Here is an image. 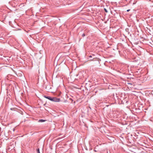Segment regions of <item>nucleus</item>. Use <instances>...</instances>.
I'll return each instance as SVG.
<instances>
[{"label":"nucleus","mask_w":153,"mask_h":153,"mask_svg":"<svg viewBox=\"0 0 153 153\" xmlns=\"http://www.w3.org/2000/svg\"><path fill=\"white\" fill-rule=\"evenodd\" d=\"M44 97L46 98V99H48L49 100L53 101V97L52 98L50 97V96H44Z\"/></svg>","instance_id":"obj_1"},{"label":"nucleus","mask_w":153,"mask_h":153,"mask_svg":"<svg viewBox=\"0 0 153 153\" xmlns=\"http://www.w3.org/2000/svg\"><path fill=\"white\" fill-rule=\"evenodd\" d=\"M60 99L59 98H57L56 97H53V101L55 102H59L60 101Z\"/></svg>","instance_id":"obj_2"},{"label":"nucleus","mask_w":153,"mask_h":153,"mask_svg":"<svg viewBox=\"0 0 153 153\" xmlns=\"http://www.w3.org/2000/svg\"><path fill=\"white\" fill-rule=\"evenodd\" d=\"M46 121L45 120L43 119H40L39 120L38 122H43Z\"/></svg>","instance_id":"obj_3"},{"label":"nucleus","mask_w":153,"mask_h":153,"mask_svg":"<svg viewBox=\"0 0 153 153\" xmlns=\"http://www.w3.org/2000/svg\"><path fill=\"white\" fill-rule=\"evenodd\" d=\"M36 152L37 153H40L39 149V148L37 149H36Z\"/></svg>","instance_id":"obj_4"},{"label":"nucleus","mask_w":153,"mask_h":153,"mask_svg":"<svg viewBox=\"0 0 153 153\" xmlns=\"http://www.w3.org/2000/svg\"><path fill=\"white\" fill-rule=\"evenodd\" d=\"M85 33H83L82 34V37H84L85 36Z\"/></svg>","instance_id":"obj_5"},{"label":"nucleus","mask_w":153,"mask_h":153,"mask_svg":"<svg viewBox=\"0 0 153 153\" xmlns=\"http://www.w3.org/2000/svg\"><path fill=\"white\" fill-rule=\"evenodd\" d=\"M104 10H105V12H106V13H107V12H108V11H107V10H106V9H105V8H104Z\"/></svg>","instance_id":"obj_6"},{"label":"nucleus","mask_w":153,"mask_h":153,"mask_svg":"<svg viewBox=\"0 0 153 153\" xmlns=\"http://www.w3.org/2000/svg\"><path fill=\"white\" fill-rule=\"evenodd\" d=\"M130 10V9H128V10H127V12H128V11H129Z\"/></svg>","instance_id":"obj_7"},{"label":"nucleus","mask_w":153,"mask_h":153,"mask_svg":"<svg viewBox=\"0 0 153 153\" xmlns=\"http://www.w3.org/2000/svg\"><path fill=\"white\" fill-rule=\"evenodd\" d=\"M89 57H92V56L91 55H90L89 56Z\"/></svg>","instance_id":"obj_8"},{"label":"nucleus","mask_w":153,"mask_h":153,"mask_svg":"<svg viewBox=\"0 0 153 153\" xmlns=\"http://www.w3.org/2000/svg\"><path fill=\"white\" fill-rule=\"evenodd\" d=\"M128 84H131V83H128Z\"/></svg>","instance_id":"obj_9"}]
</instances>
